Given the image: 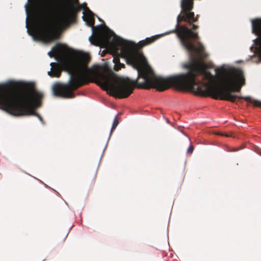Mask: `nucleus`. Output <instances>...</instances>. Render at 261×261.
Returning a JSON list of instances; mask_svg holds the SVG:
<instances>
[{"mask_svg": "<svg viewBox=\"0 0 261 261\" xmlns=\"http://www.w3.org/2000/svg\"><path fill=\"white\" fill-rule=\"evenodd\" d=\"M155 35L140 41L137 44L119 39L124 44L129 45L132 48L127 55L122 53V47L114 45L113 49L115 54L113 58L114 70L118 71L125 67V64L120 62V58H124L127 64L132 66L138 71V78L132 80L128 77H120L114 73L108 75L88 68V64L91 58L89 54L80 53L77 54L75 60L68 62L66 67L70 74V79L66 84L56 83L53 88L54 94L56 96L65 98L75 97L73 91L81 86L88 84L92 77L100 79L97 84L108 92L110 95L118 98L128 97L135 87L144 89L155 88L159 91H164L172 86L180 89L185 81L182 78L187 74V72L179 75L164 78L157 76L148 64L146 59L140 49L148 45L160 37Z\"/></svg>", "mask_w": 261, "mask_h": 261, "instance_id": "f257e3e1", "label": "nucleus"}, {"mask_svg": "<svg viewBox=\"0 0 261 261\" xmlns=\"http://www.w3.org/2000/svg\"><path fill=\"white\" fill-rule=\"evenodd\" d=\"M183 66L187 70V74L182 78L185 81L180 90L190 91L203 97L210 96L215 99L234 102L237 99H243L252 103L253 100L251 97L234 94L240 92L245 85L244 73L241 69L232 68L227 71L222 78V86H219L216 76L206 69L203 62L194 60Z\"/></svg>", "mask_w": 261, "mask_h": 261, "instance_id": "f03ea898", "label": "nucleus"}, {"mask_svg": "<svg viewBox=\"0 0 261 261\" xmlns=\"http://www.w3.org/2000/svg\"><path fill=\"white\" fill-rule=\"evenodd\" d=\"M23 91H10L9 85L0 86V109L15 116L34 115L43 122L42 117L34 110L43 94L34 89V85L25 83L21 85Z\"/></svg>", "mask_w": 261, "mask_h": 261, "instance_id": "7ed1b4c3", "label": "nucleus"}, {"mask_svg": "<svg viewBox=\"0 0 261 261\" xmlns=\"http://www.w3.org/2000/svg\"><path fill=\"white\" fill-rule=\"evenodd\" d=\"M181 11L177 17V24L172 33L176 34L182 46L189 52L190 61H198L196 57L199 56L204 50V47L199 41L197 30L199 26L194 24L199 19V15L195 16L192 10L193 9V0H182Z\"/></svg>", "mask_w": 261, "mask_h": 261, "instance_id": "20e7f679", "label": "nucleus"}, {"mask_svg": "<svg viewBox=\"0 0 261 261\" xmlns=\"http://www.w3.org/2000/svg\"><path fill=\"white\" fill-rule=\"evenodd\" d=\"M85 5V12L83 16V20L87 24L92 27L94 36L89 37V41L91 44L96 46H100L102 47H112L113 48L114 45H117L122 47V53L126 55L131 50L132 48L127 44L123 43L114 33L110 31H105L102 28V25L94 27L95 19L92 12Z\"/></svg>", "mask_w": 261, "mask_h": 261, "instance_id": "39448f33", "label": "nucleus"}, {"mask_svg": "<svg viewBox=\"0 0 261 261\" xmlns=\"http://www.w3.org/2000/svg\"><path fill=\"white\" fill-rule=\"evenodd\" d=\"M73 4L72 5L70 9H66L64 11L59 12V7L60 6V2L57 8L56 11L49 17V19L51 20L53 24V30L57 33V38L54 39L50 41H46L43 38L40 37L37 33V30L39 27L40 22L45 23L46 22V17L41 16L40 14H38V17L37 21L36 24L33 30V35L37 40H41L45 43H48L53 42L55 40H58L60 38V33L57 30L56 28L63 27L70 24L71 21L75 18L77 14L81 10L82 8L85 9V5L83 4L82 5H80L79 0H72Z\"/></svg>", "mask_w": 261, "mask_h": 261, "instance_id": "423d86ee", "label": "nucleus"}, {"mask_svg": "<svg viewBox=\"0 0 261 261\" xmlns=\"http://www.w3.org/2000/svg\"><path fill=\"white\" fill-rule=\"evenodd\" d=\"M37 0H32L35 3ZM61 0H43L37 12L41 16L46 17L45 23L40 22L37 30L38 35L46 41H50L57 38V34L53 30V24L49 17L56 11L59 2Z\"/></svg>", "mask_w": 261, "mask_h": 261, "instance_id": "0eeeda50", "label": "nucleus"}, {"mask_svg": "<svg viewBox=\"0 0 261 261\" xmlns=\"http://www.w3.org/2000/svg\"><path fill=\"white\" fill-rule=\"evenodd\" d=\"M252 32L258 36V38L254 40L256 45L255 53L259 58L261 59V20L256 19L252 21Z\"/></svg>", "mask_w": 261, "mask_h": 261, "instance_id": "6e6552de", "label": "nucleus"}, {"mask_svg": "<svg viewBox=\"0 0 261 261\" xmlns=\"http://www.w3.org/2000/svg\"><path fill=\"white\" fill-rule=\"evenodd\" d=\"M66 51V48L64 46L61 44H58L53 47L52 50L49 51L48 55L50 57L53 58L54 57L55 55L60 56L65 54Z\"/></svg>", "mask_w": 261, "mask_h": 261, "instance_id": "1a4fd4ad", "label": "nucleus"}, {"mask_svg": "<svg viewBox=\"0 0 261 261\" xmlns=\"http://www.w3.org/2000/svg\"><path fill=\"white\" fill-rule=\"evenodd\" d=\"M50 65L52 67V70L48 72V74L51 77H60L61 73V69L59 66L55 63H51Z\"/></svg>", "mask_w": 261, "mask_h": 261, "instance_id": "9d476101", "label": "nucleus"}, {"mask_svg": "<svg viewBox=\"0 0 261 261\" xmlns=\"http://www.w3.org/2000/svg\"><path fill=\"white\" fill-rule=\"evenodd\" d=\"M118 124H119V120H118V117L116 116L113 121V123L112 126L111 128V134L112 133L113 131H114L115 129V128H116V127L117 126Z\"/></svg>", "mask_w": 261, "mask_h": 261, "instance_id": "9b49d317", "label": "nucleus"}, {"mask_svg": "<svg viewBox=\"0 0 261 261\" xmlns=\"http://www.w3.org/2000/svg\"><path fill=\"white\" fill-rule=\"evenodd\" d=\"M252 103L255 107H261V101L258 100H253Z\"/></svg>", "mask_w": 261, "mask_h": 261, "instance_id": "f8f14e48", "label": "nucleus"}, {"mask_svg": "<svg viewBox=\"0 0 261 261\" xmlns=\"http://www.w3.org/2000/svg\"><path fill=\"white\" fill-rule=\"evenodd\" d=\"M194 150V146L192 145H190L187 149V153L188 154H191L193 153Z\"/></svg>", "mask_w": 261, "mask_h": 261, "instance_id": "ddd939ff", "label": "nucleus"}, {"mask_svg": "<svg viewBox=\"0 0 261 261\" xmlns=\"http://www.w3.org/2000/svg\"><path fill=\"white\" fill-rule=\"evenodd\" d=\"M14 83H6V84H0V86H3V85H9V87H10V91H13L12 90V87L14 86Z\"/></svg>", "mask_w": 261, "mask_h": 261, "instance_id": "4468645a", "label": "nucleus"}, {"mask_svg": "<svg viewBox=\"0 0 261 261\" xmlns=\"http://www.w3.org/2000/svg\"><path fill=\"white\" fill-rule=\"evenodd\" d=\"M217 135H221V136H225L226 137H229L230 136V135L229 134H223V133H219L217 134Z\"/></svg>", "mask_w": 261, "mask_h": 261, "instance_id": "2eb2a0df", "label": "nucleus"}, {"mask_svg": "<svg viewBox=\"0 0 261 261\" xmlns=\"http://www.w3.org/2000/svg\"><path fill=\"white\" fill-rule=\"evenodd\" d=\"M259 154H260V155H261V153H260Z\"/></svg>", "mask_w": 261, "mask_h": 261, "instance_id": "dca6fc26", "label": "nucleus"}]
</instances>
